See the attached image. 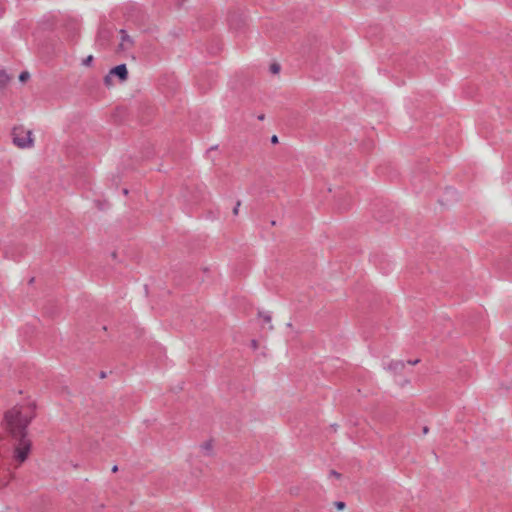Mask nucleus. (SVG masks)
<instances>
[{"label": "nucleus", "instance_id": "7", "mask_svg": "<svg viewBox=\"0 0 512 512\" xmlns=\"http://www.w3.org/2000/svg\"><path fill=\"white\" fill-rule=\"evenodd\" d=\"M10 80H11V76H9L4 70H1L0 71V88H5Z\"/></svg>", "mask_w": 512, "mask_h": 512}, {"label": "nucleus", "instance_id": "25", "mask_svg": "<svg viewBox=\"0 0 512 512\" xmlns=\"http://www.w3.org/2000/svg\"><path fill=\"white\" fill-rule=\"evenodd\" d=\"M112 257H113V258H116V252H113V253H112Z\"/></svg>", "mask_w": 512, "mask_h": 512}, {"label": "nucleus", "instance_id": "10", "mask_svg": "<svg viewBox=\"0 0 512 512\" xmlns=\"http://www.w3.org/2000/svg\"><path fill=\"white\" fill-rule=\"evenodd\" d=\"M30 78V74L28 71H23L19 75V80L21 82H26Z\"/></svg>", "mask_w": 512, "mask_h": 512}, {"label": "nucleus", "instance_id": "5", "mask_svg": "<svg viewBox=\"0 0 512 512\" xmlns=\"http://www.w3.org/2000/svg\"><path fill=\"white\" fill-rule=\"evenodd\" d=\"M404 367L405 363L402 360H393L389 363L387 369L394 373H399L404 369Z\"/></svg>", "mask_w": 512, "mask_h": 512}, {"label": "nucleus", "instance_id": "13", "mask_svg": "<svg viewBox=\"0 0 512 512\" xmlns=\"http://www.w3.org/2000/svg\"><path fill=\"white\" fill-rule=\"evenodd\" d=\"M92 61H93V56H92V55H89L88 57H86V58L83 60L82 64H83L84 66H90V64L92 63Z\"/></svg>", "mask_w": 512, "mask_h": 512}, {"label": "nucleus", "instance_id": "19", "mask_svg": "<svg viewBox=\"0 0 512 512\" xmlns=\"http://www.w3.org/2000/svg\"><path fill=\"white\" fill-rule=\"evenodd\" d=\"M251 346H252L253 349H257L258 348V342L256 340H252Z\"/></svg>", "mask_w": 512, "mask_h": 512}, {"label": "nucleus", "instance_id": "21", "mask_svg": "<svg viewBox=\"0 0 512 512\" xmlns=\"http://www.w3.org/2000/svg\"><path fill=\"white\" fill-rule=\"evenodd\" d=\"M429 431V428L427 426L423 427V434H427Z\"/></svg>", "mask_w": 512, "mask_h": 512}, {"label": "nucleus", "instance_id": "1", "mask_svg": "<svg viewBox=\"0 0 512 512\" xmlns=\"http://www.w3.org/2000/svg\"><path fill=\"white\" fill-rule=\"evenodd\" d=\"M35 402L27 405H15L4 413L1 426L7 437L14 441L13 459L16 467L25 462L32 448V441L28 438V427L35 418Z\"/></svg>", "mask_w": 512, "mask_h": 512}, {"label": "nucleus", "instance_id": "8", "mask_svg": "<svg viewBox=\"0 0 512 512\" xmlns=\"http://www.w3.org/2000/svg\"><path fill=\"white\" fill-rule=\"evenodd\" d=\"M200 447H201V450H202L206 455H211V454H212V451H213V443H212V441H211V440L204 442Z\"/></svg>", "mask_w": 512, "mask_h": 512}, {"label": "nucleus", "instance_id": "15", "mask_svg": "<svg viewBox=\"0 0 512 512\" xmlns=\"http://www.w3.org/2000/svg\"><path fill=\"white\" fill-rule=\"evenodd\" d=\"M240 206H241V201H240V200H238V201L236 202L235 207L233 208V214H234V215H238V214H239V208H240Z\"/></svg>", "mask_w": 512, "mask_h": 512}, {"label": "nucleus", "instance_id": "18", "mask_svg": "<svg viewBox=\"0 0 512 512\" xmlns=\"http://www.w3.org/2000/svg\"><path fill=\"white\" fill-rule=\"evenodd\" d=\"M271 142H272L273 144H277V143H278V137H277L276 135H273V136L271 137Z\"/></svg>", "mask_w": 512, "mask_h": 512}, {"label": "nucleus", "instance_id": "22", "mask_svg": "<svg viewBox=\"0 0 512 512\" xmlns=\"http://www.w3.org/2000/svg\"><path fill=\"white\" fill-rule=\"evenodd\" d=\"M117 471H118V466H117V465H114V466L112 467V472H114V473H115V472H117Z\"/></svg>", "mask_w": 512, "mask_h": 512}, {"label": "nucleus", "instance_id": "24", "mask_svg": "<svg viewBox=\"0 0 512 512\" xmlns=\"http://www.w3.org/2000/svg\"><path fill=\"white\" fill-rule=\"evenodd\" d=\"M127 193H128V190H127V189H124V190H123V194H125V195H126Z\"/></svg>", "mask_w": 512, "mask_h": 512}, {"label": "nucleus", "instance_id": "4", "mask_svg": "<svg viewBox=\"0 0 512 512\" xmlns=\"http://www.w3.org/2000/svg\"><path fill=\"white\" fill-rule=\"evenodd\" d=\"M121 42L118 46V51H126L133 46V39L127 34L125 30H120Z\"/></svg>", "mask_w": 512, "mask_h": 512}, {"label": "nucleus", "instance_id": "9", "mask_svg": "<svg viewBox=\"0 0 512 512\" xmlns=\"http://www.w3.org/2000/svg\"><path fill=\"white\" fill-rule=\"evenodd\" d=\"M104 83L106 86L113 85V75H111L110 72L104 77Z\"/></svg>", "mask_w": 512, "mask_h": 512}, {"label": "nucleus", "instance_id": "26", "mask_svg": "<svg viewBox=\"0 0 512 512\" xmlns=\"http://www.w3.org/2000/svg\"><path fill=\"white\" fill-rule=\"evenodd\" d=\"M2 15V8L0 7V16Z\"/></svg>", "mask_w": 512, "mask_h": 512}, {"label": "nucleus", "instance_id": "3", "mask_svg": "<svg viewBox=\"0 0 512 512\" xmlns=\"http://www.w3.org/2000/svg\"><path fill=\"white\" fill-rule=\"evenodd\" d=\"M110 74L119 78L121 82H125L128 79V70L125 64H120L110 71Z\"/></svg>", "mask_w": 512, "mask_h": 512}, {"label": "nucleus", "instance_id": "16", "mask_svg": "<svg viewBox=\"0 0 512 512\" xmlns=\"http://www.w3.org/2000/svg\"><path fill=\"white\" fill-rule=\"evenodd\" d=\"M330 476H333V477H336V478H340L341 477V474L338 473L337 471L335 470H331L330 471Z\"/></svg>", "mask_w": 512, "mask_h": 512}, {"label": "nucleus", "instance_id": "2", "mask_svg": "<svg viewBox=\"0 0 512 512\" xmlns=\"http://www.w3.org/2000/svg\"><path fill=\"white\" fill-rule=\"evenodd\" d=\"M13 143L19 148L33 146L32 131L26 130L23 126L14 127L12 130Z\"/></svg>", "mask_w": 512, "mask_h": 512}, {"label": "nucleus", "instance_id": "12", "mask_svg": "<svg viewBox=\"0 0 512 512\" xmlns=\"http://www.w3.org/2000/svg\"><path fill=\"white\" fill-rule=\"evenodd\" d=\"M60 393H61L62 395H68V396H70V395L72 394V393H71V390L69 389V387H68V386H62V387L60 388Z\"/></svg>", "mask_w": 512, "mask_h": 512}, {"label": "nucleus", "instance_id": "23", "mask_svg": "<svg viewBox=\"0 0 512 512\" xmlns=\"http://www.w3.org/2000/svg\"><path fill=\"white\" fill-rule=\"evenodd\" d=\"M264 118H265L264 114H261V115L258 116L259 120H264Z\"/></svg>", "mask_w": 512, "mask_h": 512}, {"label": "nucleus", "instance_id": "17", "mask_svg": "<svg viewBox=\"0 0 512 512\" xmlns=\"http://www.w3.org/2000/svg\"><path fill=\"white\" fill-rule=\"evenodd\" d=\"M265 322L269 323L271 322V316L270 315H262Z\"/></svg>", "mask_w": 512, "mask_h": 512}, {"label": "nucleus", "instance_id": "11", "mask_svg": "<svg viewBox=\"0 0 512 512\" xmlns=\"http://www.w3.org/2000/svg\"><path fill=\"white\" fill-rule=\"evenodd\" d=\"M270 71L271 73L273 74H277L279 71H280V65L277 64V63H273L271 66H270Z\"/></svg>", "mask_w": 512, "mask_h": 512}, {"label": "nucleus", "instance_id": "20", "mask_svg": "<svg viewBox=\"0 0 512 512\" xmlns=\"http://www.w3.org/2000/svg\"><path fill=\"white\" fill-rule=\"evenodd\" d=\"M420 360L419 359H416V360H409L408 363L409 364H412V365H416L417 363H419Z\"/></svg>", "mask_w": 512, "mask_h": 512}, {"label": "nucleus", "instance_id": "14", "mask_svg": "<svg viewBox=\"0 0 512 512\" xmlns=\"http://www.w3.org/2000/svg\"><path fill=\"white\" fill-rule=\"evenodd\" d=\"M334 505L338 510H344L346 507L345 503L342 501H337L334 503Z\"/></svg>", "mask_w": 512, "mask_h": 512}, {"label": "nucleus", "instance_id": "6", "mask_svg": "<svg viewBox=\"0 0 512 512\" xmlns=\"http://www.w3.org/2000/svg\"><path fill=\"white\" fill-rule=\"evenodd\" d=\"M7 437L5 435H0V455L4 456L6 453L10 451V446L6 443Z\"/></svg>", "mask_w": 512, "mask_h": 512}]
</instances>
